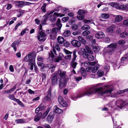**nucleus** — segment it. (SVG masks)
Returning <instances> with one entry per match:
<instances>
[{
	"mask_svg": "<svg viewBox=\"0 0 128 128\" xmlns=\"http://www.w3.org/2000/svg\"><path fill=\"white\" fill-rule=\"evenodd\" d=\"M8 97L10 99L14 101H15L17 99L15 98L14 95L13 94H9Z\"/></svg>",
	"mask_w": 128,
	"mask_h": 128,
	"instance_id": "7c9ffc66",
	"label": "nucleus"
},
{
	"mask_svg": "<svg viewBox=\"0 0 128 128\" xmlns=\"http://www.w3.org/2000/svg\"><path fill=\"white\" fill-rule=\"evenodd\" d=\"M125 90H118L117 92V94H121L125 92Z\"/></svg>",
	"mask_w": 128,
	"mask_h": 128,
	"instance_id": "4d7b16f0",
	"label": "nucleus"
},
{
	"mask_svg": "<svg viewBox=\"0 0 128 128\" xmlns=\"http://www.w3.org/2000/svg\"><path fill=\"white\" fill-rule=\"evenodd\" d=\"M58 75L61 78H64L65 77L66 74V72L63 71L60 69L58 70Z\"/></svg>",
	"mask_w": 128,
	"mask_h": 128,
	"instance_id": "6ab92c4d",
	"label": "nucleus"
},
{
	"mask_svg": "<svg viewBox=\"0 0 128 128\" xmlns=\"http://www.w3.org/2000/svg\"><path fill=\"white\" fill-rule=\"evenodd\" d=\"M78 14L80 15H81L83 14L82 10H80L78 12Z\"/></svg>",
	"mask_w": 128,
	"mask_h": 128,
	"instance_id": "0e129e2a",
	"label": "nucleus"
},
{
	"mask_svg": "<svg viewBox=\"0 0 128 128\" xmlns=\"http://www.w3.org/2000/svg\"><path fill=\"white\" fill-rule=\"evenodd\" d=\"M35 58L32 52H30L27 55L24 59L25 62H29V65H30V69L33 70L34 68L33 64L34 63Z\"/></svg>",
	"mask_w": 128,
	"mask_h": 128,
	"instance_id": "7ed1b4c3",
	"label": "nucleus"
},
{
	"mask_svg": "<svg viewBox=\"0 0 128 128\" xmlns=\"http://www.w3.org/2000/svg\"><path fill=\"white\" fill-rule=\"evenodd\" d=\"M106 30L108 32L111 33H113L114 31L113 29L112 28L110 27L107 28Z\"/></svg>",
	"mask_w": 128,
	"mask_h": 128,
	"instance_id": "09e8293b",
	"label": "nucleus"
},
{
	"mask_svg": "<svg viewBox=\"0 0 128 128\" xmlns=\"http://www.w3.org/2000/svg\"><path fill=\"white\" fill-rule=\"evenodd\" d=\"M57 42L59 44H62L66 41L64 38L62 36H59L57 38Z\"/></svg>",
	"mask_w": 128,
	"mask_h": 128,
	"instance_id": "412c9836",
	"label": "nucleus"
},
{
	"mask_svg": "<svg viewBox=\"0 0 128 128\" xmlns=\"http://www.w3.org/2000/svg\"><path fill=\"white\" fill-rule=\"evenodd\" d=\"M101 16L103 19H107L110 16L109 15L107 14H101Z\"/></svg>",
	"mask_w": 128,
	"mask_h": 128,
	"instance_id": "2f4dec72",
	"label": "nucleus"
},
{
	"mask_svg": "<svg viewBox=\"0 0 128 128\" xmlns=\"http://www.w3.org/2000/svg\"><path fill=\"white\" fill-rule=\"evenodd\" d=\"M69 18L68 16H66L63 18L62 19L63 21L66 22L69 19Z\"/></svg>",
	"mask_w": 128,
	"mask_h": 128,
	"instance_id": "6e6d98bb",
	"label": "nucleus"
},
{
	"mask_svg": "<svg viewBox=\"0 0 128 128\" xmlns=\"http://www.w3.org/2000/svg\"><path fill=\"white\" fill-rule=\"evenodd\" d=\"M116 104L117 107L121 108L126 105V104L124 101L120 100L116 101Z\"/></svg>",
	"mask_w": 128,
	"mask_h": 128,
	"instance_id": "9b49d317",
	"label": "nucleus"
},
{
	"mask_svg": "<svg viewBox=\"0 0 128 128\" xmlns=\"http://www.w3.org/2000/svg\"><path fill=\"white\" fill-rule=\"evenodd\" d=\"M16 102H17L18 104L22 106H24L23 103L19 100L17 99L15 101Z\"/></svg>",
	"mask_w": 128,
	"mask_h": 128,
	"instance_id": "a18cd8bd",
	"label": "nucleus"
},
{
	"mask_svg": "<svg viewBox=\"0 0 128 128\" xmlns=\"http://www.w3.org/2000/svg\"><path fill=\"white\" fill-rule=\"evenodd\" d=\"M58 9H56L55 10V11H57L59 10V9H58L59 8H60L62 10H63L66 12H67L68 11V9H66L65 8H63L62 7H61V6H58Z\"/></svg>",
	"mask_w": 128,
	"mask_h": 128,
	"instance_id": "e433bc0d",
	"label": "nucleus"
},
{
	"mask_svg": "<svg viewBox=\"0 0 128 128\" xmlns=\"http://www.w3.org/2000/svg\"><path fill=\"white\" fill-rule=\"evenodd\" d=\"M96 62H90L88 61H86L84 64V66L85 67H87L88 65L94 66L96 63Z\"/></svg>",
	"mask_w": 128,
	"mask_h": 128,
	"instance_id": "b1692460",
	"label": "nucleus"
},
{
	"mask_svg": "<svg viewBox=\"0 0 128 128\" xmlns=\"http://www.w3.org/2000/svg\"><path fill=\"white\" fill-rule=\"evenodd\" d=\"M12 7V5L10 4H9L7 5L6 9L8 10H9Z\"/></svg>",
	"mask_w": 128,
	"mask_h": 128,
	"instance_id": "338daca9",
	"label": "nucleus"
},
{
	"mask_svg": "<svg viewBox=\"0 0 128 128\" xmlns=\"http://www.w3.org/2000/svg\"><path fill=\"white\" fill-rule=\"evenodd\" d=\"M64 14L58 13L55 12L53 15L50 16L49 19V20L52 22H55L57 17H62L65 16Z\"/></svg>",
	"mask_w": 128,
	"mask_h": 128,
	"instance_id": "423d86ee",
	"label": "nucleus"
},
{
	"mask_svg": "<svg viewBox=\"0 0 128 128\" xmlns=\"http://www.w3.org/2000/svg\"><path fill=\"white\" fill-rule=\"evenodd\" d=\"M59 30L58 28H53L52 30V33L56 34L58 32Z\"/></svg>",
	"mask_w": 128,
	"mask_h": 128,
	"instance_id": "f704fd0d",
	"label": "nucleus"
},
{
	"mask_svg": "<svg viewBox=\"0 0 128 128\" xmlns=\"http://www.w3.org/2000/svg\"><path fill=\"white\" fill-rule=\"evenodd\" d=\"M78 40L83 44H85L86 43V40L82 36H79L78 37Z\"/></svg>",
	"mask_w": 128,
	"mask_h": 128,
	"instance_id": "393cba45",
	"label": "nucleus"
},
{
	"mask_svg": "<svg viewBox=\"0 0 128 128\" xmlns=\"http://www.w3.org/2000/svg\"><path fill=\"white\" fill-rule=\"evenodd\" d=\"M68 89L66 88L64 90L63 94L64 95H66L68 93Z\"/></svg>",
	"mask_w": 128,
	"mask_h": 128,
	"instance_id": "69168bd1",
	"label": "nucleus"
},
{
	"mask_svg": "<svg viewBox=\"0 0 128 128\" xmlns=\"http://www.w3.org/2000/svg\"><path fill=\"white\" fill-rule=\"evenodd\" d=\"M51 89L50 88L47 92V94L44 98V100H46L50 101V100L51 96Z\"/></svg>",
	"mask_w": 128,
	"mask_h": 128,
	"instance_id": "a211bd4d",
	"label": "nucleus"
},
{
	"mask_svg": "<svg viewBox=\"0 0 128 128\" xmlns=\"http://www.w3.org/2000/svg\"><path fill=\"white\" fill-rule=\"evenodd\" d=\"M16 122L17 123H24L26 121L24 119H19L16 120Z\"/></svg>",
	"mask_w": 128,
	"mask_h": 128,
	"instance_id": "473e14b6",
	"label": "nucleus"
},
{
	"mask_svg": "<svg viewBox=\"0 0 128 128\" xmlns=\"http://www.w3.org/2000/svg\"><path fill=\"white\" fill-rule=\"evenodd\" d=\"M76 80L77 81H79L82 79V77H78L75 78Z\"/></svg>",
	"mask_w": 128,
	"mask_h": 128,
	"instance_id": "774afa93",
	"label": "nucleus"
},
{
	"mask_svg": "<svg viewBox=\"0 0 128 128\" xmlns=\"http://www.w3.org/2000/svg\"><path fill=\"white\" fill-rule=\"evenodd\" d=\"M50 109L49 108L47 109L46 111L43 114L42 113V115L41 116L42 118L43 119L46 116L50 111Z\"/></svg>",
	"mask_w": 128,
	"mask_h": 128,
	"instance_id": "a878e982",
	"label": "nucleus"
},
{
	"mask_svg": "<svg viewBox=\"0 0 128 128\" xmlns=\"http://www.w3.org/2000/svg\"><path fill=\"white\" fill-rule=\"evenodd\" d=\"M46 4L45 3L43 4V5L41 8V9L42 12L45 13L46 10Z\"/></svg>",
	"mask_w": 128,
	"mask_h": 128,
	"instance_id": "4c0bfd02",
	"label": "nucleus"
},
{
	"mask_svg": "<svg viewBox=\"0 0 128 128\" xmlns=\"http://www.w3.org/2000/svg\"><path fill=\"white\" fill-rule=\"evenodd\" d=\"M125 42H126L124 40H120L118 42V44L120 45H123L125 44Z\"/></svg>",
	"mask_w": 128,
	"mask_h": 128,
	"instance_id": "603ef678",
	"label": "nucleus"
},
{
	"mask_svg": "<svg viewBox=\"0 0 128 128\" xmlns=\"http://www.w3.org/2000/svg\"><path fill=\"white\" fill-rule=\"evenodd\" d=\"M104 68L106 71L108 72L110 70V66L107 64H106L104 66Z\"/></svg>",
	"mask_w": 128,
	"mask_h": 128,
	"instance_id": "c03bdc74",
	"label": "nucleus"
},
{
	"mask_svg": "<svg viewBox=\"0 0 128 128\" xmlns=\"http://www.w3.org/2000/svg\"><path fill=\"white\" fill-rule=\"evenodd\" d=\"M64 100L62 96H60L58 97V102L60 104L63 102Z\"/></svg>",
	"mask_w": 128,
	"mask_h": 128,
	"instance_id": "49530a36",
	"label": "nucleus"
},
{
	"mask_svg": "<svg viewBox=\"0 0 128 128\" xmlns=\"http://www.w3.org/2000/svg\"><path fill=\"white\" fill-rule=\"evenodd\" d=\"M77 51L76 50H74L73 51L72 58L71 62L70 65L71 67L74 69H75L76 68L77 65L78 63L75 62L77 56L76 54Z\"/></svg>",
	"mask_w": 128,
	"mask_h": 128,
	"instance_id": "39448f33",
	"label": "nucleus"
},
{
	"mask_svg": "<svg viewBox=\"0 0 128 128\" xmlns=\"http://www.w3.org/2000/svg\"><path fill=\"white\" fill-rule=\"evenodd\" d=\"M64 44L65 46L68 47L70 46V44L68 42L66 41V42Z\"/></svg>",
	"mask_w": 128,
	"mask_h": 128,
	"instance_id": "bf43d9fd",
	"label": "nucleus"
},
{
	"mask_svg": "<svg viewBox=\"0 0 128 128\" xmlns=\"http://www.w3.org/2000/svg\"><path fill=\"white\" fill-rule=\"evenodd\" d=\"M78 28V26L76 24H74L72 26V28L74 30H75Z\"/></svg>",
	"mask_w": 128,
	"mask_h": 128,
	"instance_id": "864d4df0",
	"label": "nucleus"
},
{
	"mask_svg": "<svg viewBox=\"0 0 128 128\" xmlns=\"http://www.w3.org/2000/svg\"><path fill=\"white\" fill-rule=\"evenodd\" d=\"M70 32L69 30H68L64 32L63 34V36L65 37H66L70 36Z\"/></svg>",
	"mask_w": 128,
	"mask_h": 128,
	"instance_id": "cd10ccee",
	"label": "nucleus"
},
{
	"mask_svg": "<svg viewBox=\"0 0 128 128\" xmlns=\"http://www.w3.org/2000/svg\"><path fill=\"white\" fill-rule=\"evenodd\" d=\"M97 74L99 76L101 77L104 75V72L102 70H99L97 72Z\"/></svg>",
	"mask_w": 128,
	"mask_h": 128,
	"instance_id": "58836bf2",
	"label": "nucleus"
},
{
	"mask_svg": "<svg viewBox=\"0 0 128 128\" xmlns=\"http://www.w3.org/2000/svg\"><path fill=\"white\" fill-rule=\"evenodd\" d=\"M39 108L40 110V111L44 110L46 108V107L42 104H41L39 105Z\"/></svg>",
	"mask_w": 128,
	"mask_h": 128,
	"instance_id": "de8ad7c7",
	"label": "nucleus"
},
{
	"mask_svg": "<svg viewBox=\"0 0 128 128\" xmlns=\"http://www.w3.org/2000/svg\"><path fill=\"white\" fill-rule=\"evenodd\" d=\"M56 66L53 64H49L48 66V67L49 68L51 69V72H54V70L56 68Z\"/></svg>",
	"mask_w": 128,
	"mask_h": 128,
	"instance_id": "c85d7f7f",
	"label": "nucleus"
},
{
	"mask_svg": "<svg viewBox=\"0 0 128 128\" xmlns=\"http://www.w3.org/2000/svg\"><path fill=\"white\" fill-rule=\"evenodd\" d=\"M50 39L54 40L56 38V34L52 33L50 35Z\"/></svg>",
	"mask_w": 128,
	"mask_h": 128,
	"instance_id": "ea45409f",
	"label": "nucleus"
},
{
	"mask_svg": "<svg viewBox=\"0 0 128 128\" xmlns=\"http://www.w3.org/2000/svg\"><path fill=\"white\" fill-rule=\"evenodd\" d=\"M90 28V26L89 25L87 24L84 25L81 27V29L83 30H89Z\"/></svg>",
	"mask_w": 128,
	"mask_h": 128,
	"instance_id": "bb28decb",
	"label": "nucleus"
},
{
	"mask_svg": "<svg viewBox=\"0 0 128 128\" xmlns=\"http://www.w3.org/2000/svg\"><path fill=\"white\" fill-rule=\"evenodd\" d=\"M93 21L92 19L90 20H87L86 19H84L83 20V22L87 24H89L91 22Z\"/></svg>",
	"mask_w": 128,
	"mask_h": 128,
	"instance_id": "a19ab883",
	"label": "nucleus"
},
{
	"mask_svg": "<svg viewBox=\"0 0 128 128\" xmlns=\"http://www.w3.org/2000/svg\"><path fill=\"white\" fill-rule=\"evenodd\" d=\"M28 93L30 94H34V92L30 89H28Z\"/></svg>",
	"mask_w": 128,
	"mask_h": 128,
	"instance_id": "e2e57ef3",
	"label": "nucleus"
},
{
	"mask_svg": "<svg viewBox=\"0 0 128 128\" xmlns=\"http://www.w3.org/2000/svg\"><path fill=\"white\" fill-rule=\"evenodd\" d=\"M100 66L99 64H96L95 66H89L88 68H87L86 70L87 71L90 72V70L93 73H95L96 72L99 67Z\"/></svg>",
	"mask_w": 128,
	"mask_h": 128,
	"instance_id": "0eeeda50",
	"label": "nucleus"
},
{
	"mask_svg": "<svg viewBox=\"0 0 128 128\" xmlns=\"http://www.w3.org/2000/svg\"><path fill=\"white\" fill-rule=\"evenodd\" d=\"M93 50L95 53H97L99 52L100 50L99 47L96 46L93 47Z\"/></svg>",
	"mask_w": 128,
	"mask_h": 128,
	"instance_id": "72a5a7b5",
	"label": "nucleus"
},
{
	"mask_svg": "<svg viewBox=\"0 0 128 128\" xmlns=\"http://www.w3.org/2000/svg\"><path fill=\"white\" fill-rule=\"evenodd\" d=\"M50 14H46L42 17V19L41 20V23L42 24L44 25L46 24V22L48 18V16Z\"/></svg>",
	"mask_w": 128,
	"mask_h": 128,
	"instance_id": "dca6fc26",
	"label": "nucleus"
},
{
	"mask_svg": "<svg viewBox=\"0 0 128 128\" xmlns=\"http://www.w3.org/2000/svg\"><path fill=\"white\" fill-rule=\"evenodd\" d=\"M59 81V87L60 89H62L66 86L67 81L65 79L63 78L60 79Z\"/></svg>",
	"mask_w": 128,
	"mask_h": 128,
	"instance_id": "9d476101",
	"label": "nucleus"
},
{
	"mask_svg": "<svg viewBox=\"0 0 128 128\" xmlns=\"http://www.w3.org/2000/svg\"><path fill=\"white\" fill-rule=\"evenodd\" d=\"M64 52L67 55L71 54L72 53H73V52H70L66 50H64Z\"/></svg>",
	"mask_w": 128,
	"mask_h": 128,
	"instance_id": "13d9d810",
	"label": "nucleus"
},
{
	"mask_svg": "<svg viewBox=\"0 0 128 128\" xmlns=\"http://www.w3.org/2000/svg\"><path fill=\"white\" fill-rule=\"evenodd\" d=\"M122 19V17L121 16H117L115 18V21L117 22H120Z\"/></svg>",
	"mask_w": 128,
	"mask_h": 128,
	"instance_id": "c756f323",
	"label": "nucleus"
},
{
	"mask_svg": "<svg viewBox=\"0 0 128 128\" xmlns=\"http://www.w3.org/2000/svg\"><path fill=\"white\" fill-rule=\"evenodd\" d=\"M78 74L81 75L82 76L85 77L86 75V72L85 69L81 67L78 72Z\"/></svg>",
	"mask_w": 128,
	"mask_h": 128,
	"instance_id": "2eb2a0df",
	"label": "nucleus"
},
{
	"mask_svg": "<svg viewBox=\"0 0 128 128\" xmlns=\"http://www.w3.org/2000/svg\"><path fill=\"white\" fill-rule=\"evenodd\" d=\"M42 26L41 24H40L38 28H39V30L38 31L39 33L40 34V32H43V30L42 28Z\"/></svg>",
	"mask_w": 128,
	"mask_h": 128,
	"instance_id": "8fccbe9b",
	"label": "nucleus"
},
{
	"mask_svg": "<svg viewBox=\"0 0 128 128\" xmlns=\"http://www.w3.org/2000/svg\"><path fill=\"white\" fill-rule=\"evenodd\" d=\"M28 30L26 29H25L23 30L21 32L20 36H22L23 34H24V33H26V31Z\"/></svg>",
	"mask_w": 128,
	"mask_h": 128,
	"instance_id": "680f3d73",
	"label": "nucleus"
},
{
	"mask_svg": "<svg viewBox=\"0 0 128 128\" xmlns=\"http://www.w3.org/2000/svg\"><path fill=\"white\" fill-rule=\"evenodd\" d=\"M123 24L125 26H128V19L124 20L123 22Z\"/></svg>",
	"mask_w": 128,
	"mask_h": 128,
	"instance_id": "052dcab7",
	"label": "nucleus"
},
{
	"mask_svg": "<svg viewBox=\"0 0 128 128\" xmlns=\"http://www.w3.org/2000/svg\"><path fill=\"white\" fill-rule=\"evenodd\" d=\"M38 34V40L41 42H44L46 40V39L44 38L46 36V34L44 32H40V34Z\"/></svg>",
	"mask_w": 128,
	"mask_h": 128,
	"instance_id": "ddd939ff",
	"label": "nucleus"
},
{
	"mask_svg": "<svg viewBox=\"0 0 128 128\" xmlns=\"http://www.w3.org/2000/svg\"><path fill=\"white\" fill-rule=\"evenodd\" d=\"M57 74L56 73H54L52 74L51 76L52 82L53 85L57 84L58 79L57 78Z\"/></svg>",
	"mask_w": 128,
	"mask_h": 128,
	"instance_id": "6e6552de",
	"label": "nucleus"
},
{
	"mask_svg": "<svg viewBox=\"0 0 128 128\" xmlns=\"http://www.w3.org/2000/svg\"><path fill=\"white\" fill-rule=\"evenodd\" d=\"M54 117V114L53 112H50L46 120L49 124L51 123L53 121Z\"/></svg>",
	"mask_w": 128,
	"mask_h": 128,
	"instance_id": "f8f14e48",
	"label": "nucleus"
},
{
	"mask_svg": "<svg viewBox=\"0 0 128 128\" xmlns=\"http://www.w3.org/2000/svg\"><path fill=\"white\" fill-rule=\"evenodd\" d=\"M117 46V45L116 43H113L111 44L107 47V48H108V52H114V49L116 48Z\"/></svg>",
	"mask_w": 128,
	"mask_h": 128,
	"instance_id": "1a4fd4ad",
	"label": "nucleus"
},
{
	"mask_svg": "<svg viewBox=\"0 0 128 128\" xmlns=\"http://www.w3.org/2000/svg\"><path fill=\"white\" fill-rule=\"evenodd\" d=\"M82 55L85 58H87L89 60L92 61L94 60V57L91 54L93 53L92 51L88 46L85 47V48L81 49Z\"/></svg>",
	"mask_w": 128,
	"mask_h": 128,
	"instance_id": "f03ea898",
	"label": "nucleus"
},
{
	"mask_svg": "<svg viewBox=\"0 0 128 128\" xmlns=\"http://www.w3.org/2000/svg\"><path fill=\"white\" fill-rule=\"evenodd\" d=\"M15 2H16L15 4L16 6L18 8H22L24 6V1H16Z\"/></svg>",
	"mask_w": 128,
	"mask_h": 128,
	"instance_id": "aec40b11",
	"label": "nucleus"
},
{
	"mask_svg": "<svg viewBox=\"0 0 128 128\" xmlns=\"http://www.w3.org/2000/svg\"><path fill=\"white\" fill-rule=\"evenodd\" d=\"M60 104L64 107H66L68 106L67 103L64 100Z\"/></svg>",
	"mask_w": 128,
	"mask_h": 128,
	"instance_id": "5fc2aeb1",
	"label": "nucleus"
},
{
	"mask_svg": "<svg viewBox=\"0 0 128 128\" xmlns=\"http://www.w3.org/2000/svg\"><path fill=\"white\" fill-rule=\"evenodd\" d=\"M42 113L41 112L39 113L38 114L36 115L34 119V120L36 122L38 121L41 118H42Z\"/></svg>",
	"mask_w": 128,
	"mask_h": 128,
	"instance_id": "5701e85b",
	"label": "nucleus"
},
{
	"mask_svg": "<svg viewBox=\"0 0 128 128\" xmlns=\"http://www.w3.org/2000/svg\"><path fill=\"white\" fill-rule=\"evenodd\" d=\"M54 110L55 113L58 114H60L63 112L62 110L58 108L56 106H55L54 107Z\"/></svg>",
	"mask_w": 128,
	"mask_h": 128,
	"instance_id": "4be33fe9",
	"label": "nucleus"
},
{
	"mask_svg": "<svg viewBox=\"0 0 128 128\" xmlns=\"http://www.w3.org/2000/svg\"><path fill=\"white\" fill-rule=\"evenodd\" d=\"M71 43L73 46L75 47L78 48L81 46L80 42L76 40H72L71 42Z\"/></svg>",
	"mask_w": 128,
	"mask_h": 128,
	"instance_id": "4468645a",
	"label": "nucleus"
},
{
	"mask_svg": "<svg viewBox=\"0 0 128 128\" xmlns=\"http://www.w3.org/2000/svg\"><path fill=\"white\" fill-rule=\"evenodd\" d=\"M113 90L112 88L108 89L104 91L102 87H98V85H95L90 88L89 89L86 91L85 92L80 95H79L78 96L75 97L73 98V100H76L77 98H81L84 96L87 95L89 96L92 94L95 93L102 96L104 94H109L106 95L107 96H110L111 97H113L114 96L112 95L111 93Z\"/></svg>",
	"mask_w": 128,
	"mask_h": 128,
	"instance_id": "f257e3e1",
	"label": "nucleus"
},
{
	"mask_svg": "<svg viewBox=\"0 0 128 128\" xmlns=\"http://www.w3.org/2000/svg\"><path fill=\"white\" fill-rule=\"evenodd\" d=\"M53 50L52 49L51 50L50 52L48 53V54L49 56L51 57L52 58H54V55L53 52Z\"/></svg>",
	"mask_w": 128,
	"mask_h": 128,
	"instance_id": "79ce46f5",
	"label": "nucleus"
},
{
	"mask_svg": "<svg viewBox=\"0 0 128 128\" xmlns=\"http://www.w3.org/2000/svg\"><path fill=\"white\" fill-rule=\"evenodd\" d=\"M65 58L66 60H70L72 58L71 54L66 55L65 56Z\"/></svg>",
	"mask_w": 128,
	"mask_h": 128,
	"instance_id": "3c124183",
	"label": "nucleus"
},
{
	"mask_svg": "<svg viewBox=\"0 0 128 128\" xmlns=\"http://www.w3.org/2000/svg\"><path fill=\"white\" fill-rule=\"evenodd\" d=\"M95 36L98 39H100L104 37L105 34L102 32H98L96 33Z\"/></svg>",
	"mask_w": 128,
	"mask_h": 128,
	"instance_id": "f3484780",
	"label": "nucleus"
},
{
	"mask_svg": "<svg viewBox=\"0 0 128 128\" xmlns=\"http://www.w3.org/2000/svg\"><path fill=\"white\" fill-rule=\"evenodd\" d=\"M128 34L127 32H124L121 34L120 35V36L122 38H124L127 36Z\"/></svg>",
	"mask_w": 128,
	"mask_h": 128,
	"instance_id": "c9c22d12",
	"label": "nucleus"
},
{
	"mask_svg": "<svg viewBox=\"0 0 128 128\" xmlns=\"http://www.w3.org/2000/svg\"><path fill=\"white\" fill-rule=\"evenodd\" d=\"M55 48L58 51L57 54H59V55L56 58H54L53 61L55 62H59L62 60L64 57V55L62 53H59V51L60 50V48L58 44H57L55 46Z\"/></svg>",
	"mask_w": 128,
	"mask_h": 128,
	"instance_id": "20e7f679",
	"label": "nucleus"
},
{
	"mask_svg": "<svg viewBox=\"0 0 128 128\" xmlns=\"http://www.w3.org/2000/svg\"><path fill=\"white\" fill-rule=\"evenodd\" d=\"M90 32L89 30H86L83 32H82V34L84 36H87L90 34Z\"/></svg>",
	"mask_w": 128,
	"mask_h": 128,
	"instance_id": "37998d69",
	"label": "nucleus"
}]
</instances>
